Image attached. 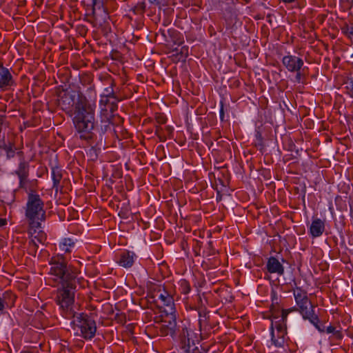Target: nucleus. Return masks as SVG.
I'll return each mask as SVG.
<instances>
[{"mask_svg": "<svg viewBox=\"0 0 353 353\" xmlns=\"http://www.w3.org/2000/svg\"><path fill=\"white\" fill-rule=\"evenodd\" d=\"M271 335H272V342L276 347H280L284 345V343H285L284 339H281V338L276 339L274 330L271 331Z\"/></svg>", "mask_w": 353, "mask_h": 353, "instance_id": "obj_21", "label": "nucleus"}, {"mask_svg": "<svg viewBox=\"0 0 353 353\" xmlns=\"http://www.w3.org/2000/svg\"><path fill=\"white\" fill-rule=\"evenodd\" d=\"M283 2L285 3H292L293 2L294 0H282Z\"/></svg>", "mask_w": 353, "mask_h": 353, "instance_id": "obj_33", "label": "nucleus"}, {"mask_svg": "<svg viewBox=\"0 0 353 353\" xmlns=\"http://www.w3.org/2000/svg\"><path fill=\"white\" fill-rule=\"evenodd\" d=\"M7 223V220L6 219L0 218V227L5 225Z\"/></svg>", "mask_w": 353, "mask_h": 353, "instance_id": "obj_27", "label": "nucleus"}, {"mask_svg": "<svg viewBox=\"0 0 353 353\" xmlns=\"http://www.w3.org/2000/svg\"><path fill=\"white\" fill-rule=\"evenodd\" d=\"M103 12H104L105 17H107V13H106V12L103 9ZM104 19H105V18H104Z\"/></svg>", "mask_w": 353, "mask_h": 353, "instance_id": "obj_35", "label": "nucleus"}, {"mask_svg": "<svg viewBox=\"0 0 353 353\" xmlns=\"http://www.w3.org/2000/svg\"><path fill=\"white\" fill-rule=\"evenodd\" d=\"M107 102H108V99H107V98H105V99H102L101 100V103H107Z\"/></svg>", "mask_w": 353, "mask_h": 353, "instance_id": "obj_32", "label": "nucleus"}, {"mask_svg": "<svg viewBox=\"0 0 353 353\" xmlns=\"http://www.w3.org/2000/svg\"><path fill=\"white\" fill-rule=\"evenodd\" d=\"M223 115H224L223 108L222 107L221 109V111H220V117H221V120H223Z\"/></svg>", "mask_w": 353, "mask_h": 353, "instance_id": "obj_30", "label": "nucleus"}, {"mask_svg": "<svg viewBox=\"0 0 353 353\" xmlns=\"http://www.w3.org/2000/svg\"><path fill=\"white\" fill-rule=\"evenodd\" d=\"M283 63L289 71L297 72L303 66V61L299 57L288 55L283 58Z\"/></svg>", "mask_w": 353, "mask_h": 353, "instance_id": "obj_10", "label": "nucleus"}, {"mask_svg": "<svg viewBox=\"0 0 353 353\" xmlns=\"http://www.w3.org/2000/svg\"><path fill=\"white\" fill-rule=\"evenodd\" d=\"M294 296L303 317L305 319H309L319 331L323 332L324 330L321 329L317 325L318 317L314 312L313 306L308 300L306 292L300 288H296L294 290Z\"/></svg>", "mask_w": 353, "mask_h": 353, "instance_id": "obj_3", "label": "nucleus"}, {"mask_svg": "<svg viewBox=\"0 0 353 353\" xmlns=\"http://www.w3.org/2000/svg\"><path fill=\"white\" fill-rule=\"evenodd\" d=\"M191 353H203L201 352V350H200L199 347H194L192 350L190 351Z\"/></svg>", "mask_w": 353, "mask_h": 353, "instance_id": "obj_25", "label": "nucleus"}, {"mask_svg": "<svg viewBox=\"0 0 353 353\" xmlns=\"http://www.w3.org/2000/svg\"><path fill=\"white\" fill-rule=\"evenodd\" d=\"M71 283V287L62 285V289L58 292L57 301L63 309H68L74 303L76 281H72Z\"/></svg>", "mask_w": 353, "mask_h": 353, "instance_id": "obj_7", "label": "nucleus"}, {"mask_svg": "<svg viewBox=\"0 0 353 353\" xmlns=\"http://www.w3.org/2000/svg\"><path fill=\"white\" fill-rule=\"evenodd\" d=\"M92 5L93 6V14H96L95 7L97 6V0H90Z\"/></svg>", "mask_w": 353, "mask_h": 353, "instance_id": "obj_23", "label": "nucleus"}, {"mask_svg": "<svg viewBox=\"0 0 353 353\" xmlns=\"http://www.w3.org/2000/svg\"><path fill=\"white\" fill-rule=\"evenodd\" d=\"M20 180V185L22 187L23 182L26 180L28 174V164L25 161H21L19 163V168L16 171Z\"/></svg>", "mask_w": 353, "mask_h": 353, "instance_id": "obj_16", "label": "nucleus"}, {"mask_svg": "<svg viewBox=\"0 0 353 353\" xmlns=\"http://www.w3.org/2000/svg\"><path fill=\"white\" fill-rule=\"evenodd\" d=\"M159 299L161 301L163 310L161 311L162 314L166 313H175V308L174 307V300L173 298L168 294L166 292L160 294Z\"/></svg>", "mask_w": 353, "mask_h": 353, "instance_id": "obj_11", "label": "nucleus"}, {"mask_svg": "<svg viewBox=\"0 0 353 353\" xmlns=\"http://www.w3.org/2000/svg\"><path fill=\"white\" fill-rule=\"evenodd\" d=\"M191 332L188 329H183L181 335V341L183 344V348L187 353H190L191 347L194 346V341L190 339Z\"/></svg>", "mask_w": 353, "mask_h": 353, "instance_id": "obj_14", "label": "nucleus"}, {"mask_svg": "<svg viewBox=\"0 0 353 353\" xmlns=\"http://www.w3.org/2000/svg\"><path fill=\"white\" fill-rule=\"evenodd\" d=\"M325 230L324 222L320 219H315L312 221L310 228V232L313 237L321 236Z\"/></svg>", "mask_w": 353, "mask_h": 353, "instance_id": "obj_12", "label": "nucleus"}, {"mask_svg": "<svg viewBox=\"0 0 353 353\" xmlns=\"http://www.w3.org/2000/svg\"><path fill=\"white\" fill-rule=\"evenodd\" d=\"M12 81V76L9 70L3 67L0 68V88L9 85Z\"/></svg>", "mask_w": 353, "mask_h": 353, "instance_id": "obj_17", "label": "nucleus"}, {"mask_svg": "<svg viewBox=\"0 0 353 353\" xmlns=\"http://www.w3.org/2000/svg\"><path fill=\"white\" fill-rule=\"evenodd\" d=\"M50 272L61 280L63 286L71 287L72 281H75L76 274L70 268H68L61 257L52 258L50 263Z\"/></svg>", "mask_w": 353, "mask_h": 353, "instance_id": "obj_2", "label": "nucleus"}, {"mask_svg": "<svg viewBox=\"0 0 353 353\" xmlns=\"http://www.w3.org/2000/svg\"><path fill=\"white\" fill-rule=\"evenodd\" d=\"M74 246V241L70 238L64 239L59 244L61 250L65 252H70Z\"/></svg>", "mask_w": 353, "mask_h": 353, "instance_id": "obj_18", "label": "nucleus"}, {"mask_svg": "<svg viewBox=\"0 0 353 353\" xmlns=\"http://www.w3.org/2000/svg\"><path fill=\"white\" fill-rule=\"evenodd\" d=\"M159 330L163 336L173 337L176 334V321L175 313L161 314Z\"/></svg>", "mask_w": 353, "mask_h": 353, "instance_id": "obj_6", "label": "nucleus"}, {"mask_svg": "<svg viewBox=\"0 0 353 353\" xmlns=\"http://www.w3.org/2000/svg\"><path fill=\"white\" fill-rule=\"evenodd\" d=\"M267 268L270 272L278 273L279 274H282L284 271L282 265L274 257H272L268 260Z\"/></svg>", "mask_w": 353, "mask_h": 353, "instance_id": "obj_15", "label": "nucleus"}, {"mask_svg": "<svg viewBox=\"0 0 353 353\" xmlns=\"http://www.w3.org/2000/svg\"><path fill=\"white\" fill-rule=\"evenodd\" d=\"M4 119V117L0 115V127H1V125L3 124Z\"/></svg>", "mask_w": 353, "mask_h": 353, "instance_id": "obj_31", "label": "nucleus"}, {"mask_svg": "<svg viewBox=\"0 0 353 353\" xmlns=\"http://www.w3.org/2000/svg\"><path fill=\"white\" fill-rule=\"evenodd\" d=\"M59 104L62 105L63 108H68L69 106L73 104L72 95L65 93L63 96L61 97L59 101Z\"/></svg>", "mask_w": 353, "mask_h": 353, "instance_id": "obj_19", "label": "nucleus"}, {"mask_svg": "<svg viewBox=\"0 0 353 353\" xmlns=\"http://www.w3.org/2000/svg\"><path fill=\"white\" fill-rule=\"evenodd\" d=\"M326 332L327 333H334L335 332V327L332 326H328L326 328Z\"/></svg>", "mask_w": 353, "mask_h": 353, "instance_id": "obj_24", "label": "nucleus"}, {"mask_svg": "<svg viewBox=\"0 0 353 353\" xmlns=\"http://www.w3.org/2000/svg\"><path fill=\"white\" fill-rule=\"evenodd\" d=\"M300 77H301V74L299 73H297L296 74V79H300Z\"/></svg>", "mask_w": 353, "mask_h": 353, "instance_id": "obj_34", "label": "nucleus"}, {"mask_svg": "<svg viewBox=\"0 0 353 353\" xmlns=\"http://www.w3.org/2000/svg\"><path fill=\"white\" fill-rule=\"evenodd\" d=\"M52 177L53 183H54L53 186H54V188H56V191H57L59 182L62 178V174L61 173V171L58 169H52Z\"/></svg>", "mask_w": 353, "mask_h": 353, "instance_id": "obj_20", "label": "nucleus"}, {"mask_svg": "<svg viewBox=\"0 0 353 353\" xmlns=\"http://www.w3.org/2000/svg\"><path fill=\"white\" fill-rule=\"evenodd\" d=\"M94 103L79 97L75 103L73 123L79 132L89 133L94 126Z\"/></svg>", "mask_w": 353, "mask_h": 353, "instance_id": "obj_1", "label": "nucleus"}, {"mask_svg": "<svg viewBox=\"0 0 353 353\" xmlns=\"http://www.w3.org/2000/svg\"><path fill=\"white\" fill-rule=\"evenodd\" d=\"M110 110L113 112L115 109H117V105L114 104L113 102L111 103V104L109 105Z\"/></svg>", "mask_w": 353, "mask_h": 353, "instance_id": "obj_26", "label": "nucleus"}, {"mask_svg": "<svg viewBox=\"0 0 353 353\" xmlns=\"http://www.w3.org/2000/svg\"><path fill=\"white\" fill-rule=\"evenodd\" d=\"M344 32L349 37H353V27H346Z\"/></svg>", "mask_w": 353, "mask_h": 353, "instance_id": "obj_22", "label": "nucleus"}, {"mask_svg": "<svg viewBox=\"0 0 353 353\" xmlns=\"http://www.w3.org/2000/svg\"><path fill=\"white\" fill-rule=\"evenodd\" d=\"M288 314V312L283 310L281 318L274 317V319L272 321L271 331H275L276 330L275 334L276 339H284L285 334V324L284 321L287 318Z\"/></svg>", "mask_w": 353, "mask_h": 353, "instance_id": "obj_9", "label": "nucleus"}, {"mask_svg": "<svg viewBox=\"0 0 353 353\" xmlns=\"http://www.w3.org/2000/svg\"><path fill=\"white\" fill-rule=\"evenodd\" d=\"M26 215L29 219V223L40 222L45 219L46 212L43 210V203L38 195L31 194L29 196Z\"/></svg>", "mask_w": 353, "mask_h": 353, "instance_id": "obj_4", "label": "nucleus"}, {"mask_svg": "<svg viewBox=\"0 0 353 353\" xmlns=\"http://www.w3.org/2000/svg\"><path fill=\"white\" fill-rule=\"evenodd\" d=\"M135 254L132 252L124 251L121 253L119 263L124 268H130L134 263Z\"/></svg>", "mask_w": 353, "mask_h": 353, "instance_id": "obj_13", "label": "nucleus"}, {"mask_svg": "<svg viewBox=\"0 0 353 353\" xmlns=\"http://www.w3.org/2000/svg\"><path fill=\"white\" fill-rule=\"evenodd\" d=\"M30 224L29 234L31 238V249L36 250L39 248L38 243L43 244L46 240V235L41 230V222H32Z\"/></svg>", "mask_w": 353, "mask_h": 353, "instance_id": "obj_8", "label": "nucleus"}, {"mask_svg": "<svg viewBox=\"0 0 353 353\" xmlns=\"http://www.w3.org/2000/svg\"><path fill=\"white\" fill-rule=\"evenodd\" d=\"M14 153V152L10 150H8V152H7V155H8V157L10 158V157H13Z\"/></svg>", "mask_w": 353, "mask_h": 353, "instance_id": "obj_29", "label": "nucleus"}, {"mask_svg": "<svg viewBox=\"0 0 353 353\" xmlns=\"http://www.w3.org/2000/svg\"><path fill=\"white\" fill-rule=\"evenodd\" d=\"M74 330L77 333L80 332V335L84 339H92L96 332L97 327L94 321L83 314H77L73 321Z\"/></svg>", "mask_w": 353, "mask_h": 353, "instance_id": "obj_5", "label": "nucleus"}, {"mask_svg": "<svg viewBox=\"0 0 353 353\" xmlns=\"http://www.w3.org/2000/svg\"><path fill=\"white\" fill-rule=\"evenodd\" d=\"M4 308V301L0 297V312L2 311Z\"/></svg>", "mask_w": 353, "mask_h": 353, "instance_id": "obj_28", "label": "nucleus"}]
</instances>
